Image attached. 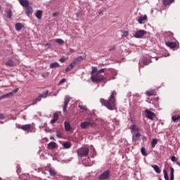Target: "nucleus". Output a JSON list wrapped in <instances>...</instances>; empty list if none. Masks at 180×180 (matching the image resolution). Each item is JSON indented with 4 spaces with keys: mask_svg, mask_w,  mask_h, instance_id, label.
<instances>
[{
    "mask_svg": "<svg viewBox=\"0 0 180 180\" xmlns=\"http://www.w3.org/2000/svg\"><path fill=\"white\" fill-rule=\"evenodd\" d=\"M117 93L113 91L111 93V95L109 96L108 100H105V98H100V103L103 106H105L109 110H115L116 109V98L115 97Z\"/></svg>",
    "mask_w": 180,
    "mask_h": 180,
    "instance_id": "1",
    "label": "nucleus"
},
{
    "mask_svg": "<svg viewBox=\"0 0 180 180\" xmlns=\"http://www.w3.org/2000/svg\"><path fill=\"white\" fill-rule=\"evenodd\" d=\"M97 72L98 68L93 67L91 72V79L92 82H96L97 84H98V82H102V81H105V79H106V77H105V76Z\"/></svg>",
    "mask_w": 180,
    "mask_h": 180,
    "instance_id": "2",
    "label": "nucleus"
},
{
    "mask_svg": "<svg viewBox=\"0 0 180 180\" xmlns=\"http://www.w3.org/2000/svg\"><path fill=\"white\" fill-rule=\"evenodd\" d=\"M94 124L95 122H94V120L91 117H88L86 121L80 124V127L82 129H88V127H91V126H94Z\"/></svg>",
    "mask_w": 180,
    "mask_h": 180,
    "instance_id": "3",
    "label": "nucleus"
},
{
    "mask_svg": "<svg viewBox=\"0 0 180 180\" xmlns=\"http://www.w3.org/2000/svg\"><path fill=\"white\" fill-rule=\"evenodd\" d=\"M77 155L79 157H88V154H89V148H80L77 151Z\"/></svg>",
    "mask_w": 180,
    "mask_h": 180,
    "instance_id": "4",
    "label": "nucleus"
},
{
    "mask_svg": "<svg viewBox=\"0 0 180 180\" xmlns=\"http://www.w3.org/2000/svg\"><path fill=\"white\" fill-rule=\"evenodd\" d=\"M145 115L150 120H154V117H155V113H154L153 112L150 111L148 109H146L145 110Z\"/></svg>",
    "mask_w": 180,
    "mask_h": 180,
    "instance_id": "5",
    "label": "nucleus"
},
{
    "mask_svg": "<svg viewBox=\"0 0 180 180\" xmlns=\"http://www.w3.org/2000/svg\"><path fill=\"white\" fill-rule=\"evenodd\" d=\"M145 34H147V31L144 30H140L135 33L134 37H136V39H142Z\"/></svg>",
    "mask_w": 180,
    "mask_h": 180,
    "instance_id": "6",
    "label": "nucleus"
},
{
    "mask_svg": "<svg viewBox=\"0 0 180 180\" xmlns=\"http://www.w3.org/2000/svg\"><path fill=\"white\" fill-rule=\"evenodd\" d=\"M110 175V171L106 170L99 176L98 179L100 180L108 179Z\"/></svg>",
    "mask_w": 180,
    "mask_h": 180,
    "instance_id": "7",
    "label": "nucleus"
},
{
    "mask_svg": "<svg viewBox=\"0 0 180 180\" xmlns=\"http://www.w3.org/2000/svg\"><path fill=\"white\" fill-rule=\"evenodd\" d=\"M70 101H71V98L70 96H67L65 97L63 113H67V107L68 106V103H70Z\"/></svg>",
    "mask_w": 180,
    "mask_h": 180,
    "instance_id": "8",
    "label": "nucleus"
},
{
    "mask_svg": "<svg viewBox=\"0 0 180 180\" xmlns=\"http://www.w3.org/2000/svg\"><path fill=\"white\" fill-rule=\"evenodd\" d=\"M165 36H166L167 40H171L172 41H174V40H176L175 37H174V33L169 31L165 32Z\"/></svg>",
    "mask_w": 180,
    "mask_h": 180,
    "instance_id": "9",
    "label": "nucleus"
},
{
    "mask_svg": "<svg viewBox=\"0 0 180 180\" xmlns=\"http://www.w3.org/2000/svg\"><path fill=\"white\" fill-rule=\"evenodd\" d=\"M20 129H21V130H23L24 131H27L32 129V124H27L22 125L20 127Z\"/></svg>",
    "mask_w": 180,
    "mask_h": 180,
    "instance_id": "10",
    "label": "nucleus"
},
{
    "mask_svg": "<svg viewBox=\"0 0 180 180\" xmlns=\"http://www.w3.org/2000/svg\"><path fill=\"white\" fill-rule=\"evenodd\" d=\"M25 13L28 18H30V15L33 13V8L32 6H27L25 9Z\"/></svg>",
    "mask_w": 180,
    "mask_h": 180,
    "instance_id": "11",
    "label": "nucleus"
},
{
    "mask_svg": "<svg viewBox=\"0 0 180 180\" xmlns=\"http://www.w3.org/2000/svg\"><path fill=\"white\" fill-rule=\"evenodd\" d=\"M23 27H25V25H23V24H22L20 22H17L15 25V30H17V32H20V30H22V29H23Z\"/></svg>",
    "mask_w": 180,
    "mask_h": 180,
    "instance_id": "12",
    "label": "nucleus"
},
{
    "mask_svg": "<svg viewBox=\"0 0 180 180\" xmlns=\"http://www.w3.org/2000/svg\"><path fill=\"white\" fill-rule=\"evenodd\" d=\"M165 44L170 49H175L176 47V42L166 41Z\"/></svg>",
    "mask_w": 180,
    "mask_h": 180,
    "instance_id": "13",
    "label": "nucleus"
},
{
    "mask_svg": "<svg viewBox=\"0 0 180 180\" xmlns=\"http://www.w3.org/2000/svg\"><path fill=\"white\" fill-rule=\"evenodd\" d=\"M19 2L24 8H27V6H29V1L27 0H19Z\"/></svg>",
    "mask_w": 180,
    "mask_h": 180,
    "instance_id": "14",
    "label": "nucleus"
},
{
    "mask_svg": "<svg viewBox=\"0 0 180 180\" xmlns=\"http://www.w3.org/2000/svg\"><path fill=\"white\" fill-rule=\"evenodd\" d=\"M74 67H75V60L68 65V67L65 69V72H68L69 71H71Z\"/></svg>",
    "mask_w": 180,
    "mask_h": 180,
    "instance_id": "15",
    "label": "nucleus"
},
{
    "mask_svg": "<svg viewBox=\"0 0 180 180\" xmlns=\"http://www.w3.org/2000/svg\"><path fill=\"white\" fill-rule=\"evenodd\" d=\"M56 147H57V143H56V142H50L48 144V148L49 150H54V148H56Z\"/></svg>",
    "mask_w": 180,
    "mask_h": 180,
    "instance_id": "16",
    "label": "nucleus"
},
{
    "mask_svg": "<svg viewBox=\"0 0 180 180\" xmlns=\"http://www.w3.org/2000/svg\"><path fill=\"white\" fill-rule=\"evenodd\" d=\"M35 16L39 20L41 19V16H43V11L41 10H39L37 11Z\"/></svg>",
    "mask_w": 180,
    "mask_h": 180,
    "instance_id": "17",
    "label": "nucleus"
},
{
    "mask_svg": "<svg viewBox=\"0 0 180 180\" xmlns=\"http://www.w3.org/2000/svg\"><path fill=\"white\" fill-rule=\"evenodd\" d=\"M53 117V118L51 120V124H54V123L58 120V114L54 113Z\"/></svg>",
    "mask_w": 180,
    "mask_h": 180,
    "instance_id": "18",
    "label": "nucleus"
},
{
    "mask_svg": "<svg viewBox=\"0 0 180 180\" xmlns=\"http://www.w3.org/2000/svg\"><path fill=\"white\" fill-rule=\"evenodd\" d=\"M131 130L132 132H134V133H137L139 131H140V129H139V127H137L135 124H133L131 126Z\"/></svg>",
    "mask_w": 180,
    "mask_h": 180,
    "instance_id": "19",
    "label": "nucleus"
},
{
    "mask_svg": "<svg viewBox=\"0 0 180 180\" xmlns=\"http://www.w3.org/2000/svg\"><path fill=\"white\" fill-rule=\"evenodd\" d=\"M146 94L148 96H155L157 95V92H155V90H150L146 91Z\"/></svg>",
    "mask_w": 180,
    "mask_h": 180,
    "instance_id": "20",
    "label": "nucleus"
},
{
    "mask_svg": "<svg viewBox=\"0 0 180 180\" xmlns=\"http://www.w3.org/2000/svg\"><path fill=\"white\" fill-rule=\"evenodd\" d=\"M144 20H147V15H144L143 17H139L138 19V22L139 23H140V25H142V23H143Z\"/></svg>",
    "mask_w": 180,
    "mask_h": 180,
    "instance_id": "21",
    "label": "nucleus"
},
{
    "mask_svg": "<svg viewBox=\"0 0 180 180\" xmlns=\"http://www.w3.org/2000/svg\"><path fill=\"white\" fill-rule=\"evenodd\" d=\"M65 129L66 131H71V124H70V122H65Z\"/></svg>",
    "mask_w": 180,
    "mask_h": 180,
    "instance_id": "22",
    "label": "nucleus"
},
{
    "mask_svg": "<svg viewBox=\"0 0 180 180\" xmlns=\"http://www.w3.org/2000/svg\"><path fill=\"white\" fill-rule=\"evenodd\" d=\"M13 93H8L3 96H0V101H2V99H6V98H10V96H12Z\"/></svg>",
    "mask_w": 180,
    "mask_h": 180,
    "instance_id": "23",
    "label": "nucleus"
},
{
    "mask_svg": "<svg viewBox=\"0 0 180 180\" xmlns=\"http://www.w3.org/2000/svg\"><path fill=\"white\" fill-rule=\"evenodd\" d=\"M157 143H158V139H153L151 142V148H155V146H157Z\"/></svg>",
    "mask_w": 180,
    "mask_h": 180,
    "instance_id": "24",
    "label": "nucleus"
},
{
    "mask_svg": "<svg viewBox=\"0 0 180 180\" xmlns=\"http://www.w3.org/2000/svg\"><path fill=\"white\" fill-rule=\"evenodd\" d=\"M6 65L7 67H15V63H13V60L10 59L6 63Z\"/></svg>",
    "mask_w": 180,
    "mask_h": 180,
    "instance_id": "25",
    "label": "nucleus"
},
{
    "mask_svg": "<svg viewBox=\"0 0 180 180\" xmlns=\"http://www.w3.org/2000/svg\"><path fill=\"white\" fill-rule=\"evenodd\" d=\"M47 95H49V90H47L46 91L41 94L39 95V97L41 99V98H43L44 99H46V98H47Z\"/></svg>",
    "mask_w": 180,
    "mask_h": 180,
    "instance_id": "26",
    "label": "nucleus"
},
{
    "mask_svg": "<svg viewBox=\"0 0 180 180\" xmlns=\"http://www.w3.org/2000/svg\"><path fill=\"white\" fill-rule=\"evenodd\" d=\"M171 161H172V162H176V165L180 167V162H178V158L174 155L171 158Z\"/></svg>",
    "mask_w": 180,
    "mask_h": 180,
    "instance_id": "27",
    "label": "nucleus"
},
{
    "mask_svg": "<svg viewBox=\"0 0 180 180\" xmlns=\"http://www.w3.org/2000/svg\"><path fill=\"white\" fill-rule=\"evenodd\" d=\"M152 168L155 169L157 174H161V169H160V167L157 165H152Z\"/></svg>",
    "mask_w": 180,
    "mask_h": 180,
    "instance_id": "28",
    "label": "nucleus"
},
{
    "mask_svg": "<svg viewBox=\"0 0 180 180\" xmlns=\"http://www.w3.org/2000/svg\"><path fill=\"white\" fill-rule=\"evenodd\" d=\"M174 0H163L162 4H163V5L167 6L168 5H171V4L174 2Z\"/></svg>",
    "mask_w": 180,
    "mask_h": 180,
    "instance_id": "29",
    "label": "nucleus"
},
{
    "mask_svg": "<svg viewBox=\"0 0 180 180\" xmlns=\"http://www.w3.org/2000/svg\"><path fill=\"white\" fill-rule=\"evenodd\" d=\"M41 98L39 97V96H38V97H37L32 101V103L31 105H37V102H41Z\"/></svg>",
    "mask_w": 180,
    "mask_h": 180,
    "instance_id": "30",
    "label": "nucleus"
},
{
    "mask_svg": "<svg viewBox=\"0 0 180 180\" xmlns=\"http://www.w3.org/2000/svg\"><path fill=\"white\" fill-rule=\"evenodd\" d=\"M60 67V64L58 63L55 62L50 65V68H58Z\"/></svg>",
    "mask_w": 180,
    "mask_h": 180,
    "instance_id": "31",
    "label": "nucleus"
},
{
    "mask_svg": "<svg viewBox=\"0 0 180 180\" xmlns=\"http://www.w3.org/2000/svg\"><path fill=\"white\" fill-rule=\"evenodd\" d=\"M141 153L143 157H147V155H148V154H147V150H146V148L144 147L141 148Z\"/></svg>",
    "mask_w": 180,
    "mask_h": 180,
    "instance_id": "32",
    "label": "nucleus"
},
{
    "mask_svg": "<svg viewBox=\"0 0 180 180\" xmlns=\"http://www.w3.org/2000/svg\"><path fill=\"white\" fill-rule=\"evenodd\" d=\"M49 174L51 176H56V175H57V172L54 169H51L49 170Z\"/></svg>",
    "mask_w": 180,
    "mask_h": 180,
    "instance_id": "33",
    "label": "nucleus"
},
{
    "mask_svg": "<svg viewBox=\"0 0 180 180\" xmlns=\"http://www.w3.org/2000/svg\"><path fill=\"white\" fill-rule=\"evenodd\" d=\"M63 147H64L65 148H67V149L71 148V143H70V142H68V141L65 142V143L63 144Z\"/></svg>",
    "mask_w": 180,
    "mask_h": 180,
    "instance_id": "34",
    "label": "nucleus"
},
{
    "mask_svg": "<svg viewBox=\"0 0 180 180\" xmlns=\"http://www.w3.org/2000/svg\"><path fill=\"white\" fill-rule=\"evenodd\" d=\"M174 172H175L174 167H171L170 168V180H174Z\"/></svg>",
    "mask_w": 180,
    "mask_h": 180,
    "instance_id": "35",
    "label": "nucleus"
},
{
    "mask_svg": "<svg viewBox=\"0 0 180 180\" xmlns=\"http://www.w3.org/2000/svg\"><path fill=\"white\" fill-rule=\"evenodd\" d=\"M83 60L84 58H82V56H79L73 61H75V65H77V63H81Z\"/></svg>",
    "mask_w": 180,
    "mask_h": 180,
    "instance_id": "36",
    "label": "nucleus"
},
{
    "mask_svg": "<svg viewBox=\"0 0 180 180\" xmlns=\"http://www.w3.org/2000/svg\"><path fill=\"white\" fill-rule=\"evenodd\" d=\"M78 106H79V109H82V110H88L86 105H84L79 103Z\"/></svg>",
    "mask_w": 180,
    "mask_h": 180,
    "instance_id": "37",
    "label": "nucleus"
},
{
    "mask_svg": "<svg viewBox=\"0 0 180 180\" xmlns=\"http://www.w3.org/2000/svg\"><path fill=\"white\" fill-rule=\"evenodd\" d=\"M180 119V115H174L172 117V120H173V122H176V120H179Z\"/></svg>",
    "mask_w": 180,
    "mask_h": 180,
    "instance_id": "38",
    "label": "nucleus"
},
{
    "mask_svg": "<svg viewBox=\"0 0 180 180\" xmlns=\"http://www.w3.org/2000/svg\"><path fill=\"white\" fill-rule=\"evenodd\" d=\"M164 176L165 180H169V177L168 176V173L167 172V170H163Z\"/></svg>",
    "mask_w": 180,
    "mask_h": 180,
    "instance_id": "39",
    "label": "nucleus"
},
{
    "mask_svg": "<svg viewBox=\"0 0 180 180\" xmlns=\"http://www.w3.org/2000/svg\"><path fill=\"white\" fill-rule=\"evenodd\" d=\"M141 136V134H140V131H138L135 134L134 136H133V140H135V139H139V137Z\"/></svg>",
    "mask_w": 180,
    "mask_h": 180,
    "instance_id": "40",
    "label": "nucleus"
},
{
    "mask_svg": "<svg viewBox=\"0 0 180 180\" xmlns=\"http://www.w3.org/2000/svg\"><path fill=\"white\" fill-rule=\"evenodd\" d=\"M56 42L58 43V44H64V40L61 39H56Z\"/></svg>",
    "mask_w": 180,
    "mask_h": 180,
    "instance_id": "41",
    "label": "nucleus"
},
{
    "mask_svg": "<svg viewBox=\"0 0 180 180\" xmlns=\"http://www.w3.org/2000/svg\"><path fill=\"white\" fill-rule=\"evenodd\" d=\"M143 65H148V64H150V60H148V59H144L143 60Z\"/></svg>",
    "mask_w": 180,
    "mask_h": 180,
    "instance_id": "42",
    "label": "nucleus"
},
{
    "mask_svg": "<svg viewBox=\"0 0 180 180\" xmlns=\"http://www.w3.org/2000/svg\"><path fill=\"white\" fill-rule=\"evenodd\" d=\"M56 137H58V139H63V133L58 131L56 133Z\"/></svg>",
    "mask_w": 180,
    "mask_h": 180,
    "instance_id": "43",
    "label": "nucleus"
},
{
    "mask_svg": "<svg viewBox=\"0 0 180 180\" xmlns=\"http://www.w3.org/2000/svg\"><path fill=\"white\" fill-rule=\"evenodd\" d=\"M7 15L8 19H11V18H12V11L9 10L8 11H7Z\"/></svg>",
    "mask_w": 180,
    "mask_h": 180,
    "instance_id": "44",
    "label": "nucleus"
},
{
    "mask_svg": "<svg viewBox=\"0 0 180 180\" xmlns=\"http://www.w3.org/2000/svg\"><path fill=\"white\" fill-rule=\"evenodd\" d=\"M68 60V58H65L64 56H63L60 60L59 61H60V63H65V61H67Z\"/></svg>",
    "mask_w": 180,
    "mask_h": 180,
    "instance_id": "45",
    "label": "nucleus"
},
{
    "mask_svg": "<svg viewBox=\"0 0 180 180\" xmlns=\"http://www.w3.org/2000/svg\"><path fill=\"white\" fill-rule=\"evenodd\" d=\"M96 72L98 74H102V73L105 72V68L101 69L99 70H98V69H97V72Z\"/></svg>",
    "mask_w": 180,
    "mask_h": 180,
    "instance_id": "46",
    "label": "nucleus"
},
{
    "mask_svg": "<svg viewBox=\"0 0 180 180\" xmlns=\"http://www.w3.org/2000/svg\"><path fill=\"white\" fill-rule=\"evenodd\" d=\"M65 78L62 79L59 82H58V85H63V84H64V82H65Z\"/></svg>",
    "mask_w": 180,
    "mask_h": 180,
    "instance_id": "47",
    "label": "nucleus"
},
{
    "mask_svg": "<svg viewBox=\"0 0 180 180\" xmlns=\"http://www.w3.org/2000/svg\"><path fill=\"white\" fill-rule=\"evenodd\" d=\"M127 36H129V32L125 31L123 32L122 37H127Z\"/></svg>",
    "mask_w": 180,
    "mask_h": 180,
    "instance_id": "48",
    "label": "nucleus"
},
{
    "mask_svg": "<svg viewBox=\"0 0 180 180\" xmlns=\"http://www.w3.org/2000/svg\"><path fill=\"white\" fill-rule=\"evenodd\" d=\"M18 91H19V89H15L13 90V91L11 93L16 94V92H18Z\"/></svg>",
    "mask_w": 180,
    "mask_h": 180,
    "instance_id": "49",
    "label": "nucleus"
},
{
    "mask_svg": "<svg viewBox=\"0 0 180 180\" xmlns=\"http://www.w3.org/2000/svg\"><path fill=\"white\" fill-rule=\"evenodd\" d=\"M0 119H5V116L4 115V114H0Z\"/></svg>",
    "mask_w": 180,
    "mask_h": 180,
    "instance_id": "50",
    "label": "nucleus"
},
{
    "mask_svg": "<svg viewBox=\"0 0 180 180\" xmlns=\"http://www.w3.org/2000/svg\"><path fill=\"white\" fill-rule=\"evenodd\" d=\"M51 46V45L50 44H45V47H48V49H50Z\"/></svg>",
    "mask_w": 180,
    "mask_h": 180,
    "instance_id": "51",
    "label": "nucleus"
},
{
    "mask_svg": "<svg viewBox=\"0 0 180 180\" xmlns=\"http://www.w3.org/2000/svg\"><path fill=\"white\" fill-rule=\"evenodd\" d=\"M109 50L110 51L115 50V46H110Z\"/></svg>",
    "mask_w": 180,
    "mask_h": 180,
    "instance_id": "52",
    "label": "nucleus"
},
{
    "mask_svg": "<svg viewBox=\"0 0 180 180\" xmlns=\"http://www.w3.org/2000/svg\"><path fill=\"white\" fill-rule=\"evenodd\" d=\"M70 53H74L75 50L72 49H70Z\"/></svg>",
    "mask_w": 180,
    "mask_h": 180,
    "instance_id": "53",
    "label": "nucleus"
},
{
    "mask_svg": "<svg viewBox=\"0 0 180 180\" xmlns=\"http://www.w3.org/2000/svg\"><path fill=\"white\" fill-rule=\"evenodd\" d=\"M53 16H57V15H58V13H53Z\"/></svg>",
    "mask_w": 180,
    "mask_h": 180,
    "instance_id": "54",
    "label": "nucleus"
},
{
    "mask_svg": "<svg viewBox=\"0 0 180 180\" xmlns=\"http://www.w3.org/2000/svg\"><path fill=\"white\" fill-rule=\"evenodd\" d=\"M50 139H51V140H53L54 138L53 136H51Z\"/></svg>",
    "mask_w": 180,
    "mask_h": 180,
    "instance_id": "55",
    "label": "nucleus"
},
{
    "mask_svg": "<svg viewBox=\"0 0 180 180\" xmlns=\"http://www.w3.org/2000/svg\"><path fill=\"white\" fill-rule=\"evenodd\" d=\"M1 9H2V7H1V6H0V11H1Z\"/></svg>",
    "mask_w": 180,
    "mask_h": 180,
    "instance_id": "56",
    "label": "nucleus"
},
{
    "mask_svg": "<svg viewBox=\"0 0 180 180\" xmlns=\"http://www.w3.org/2000/svg\"><path fill=\"white\" fill-rule=\"evenodd\" d=\"M0 180H2V178L0 177Z\"/></svg>",
    "mask_w": 180,
    "mask_h": 180,
    "instance_id": "57",
    "label": "nucleus"
}]
</instances>
